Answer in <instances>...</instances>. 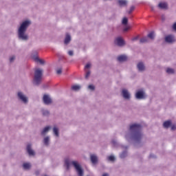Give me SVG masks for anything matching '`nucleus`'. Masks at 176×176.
Here are the masks:
<instances>
[{"label": "nucleus", "mask_w": 176, "mask_h": 176, "mask_svg": "<svg viewBox=\"0 0 176 176\" xmlns=\"http://www.w3.org/2000/svg\"><path fill=\"white\" fill-rule=\"evenodd\" d=\"M90 159H91V163H93V164H96V163H97V162H98V157L95 154L91 155Z\"/></svg>", "instance_id": "f3484780"}, {"label": "nucleus", "mask_w": 176, "mask_h": 176, "mask_svg": "<svg viewBox=\"0 0 176 176\" xmlns=\"http://www.w3.org/2000/svg\"><path fill=\"white\" fill-rule=\"evenodd\" d=\"M53 133L54 137H56L57 138H58V137H60V131H58V128H57L56 126H54L53 128Z\"/></svg>", "instance_id": "6ab92c4d"}, {"label": "nucleus", "mask_w": 176, "mask_h": 176, "mask_svg": "<svg viewBox=\"0 0 176 176\" xmlns=\"http://www.w3.org/2000/svg\"><path fill=\"white\" fill-rule=\"evenodd\" d=\"M71 164H72V166H74L75 168L78 176H83V169L77 161H69V159L65 160V166L66 167L67 170H69Z\"/></svg>", "instance_id": "7ed1b4c3"}, {"label": "nucleus", "mask_w": 176, "mask_h": 176, "mask_svg": "<svg viewBox=\"0 0 176 176\" xmlns=\"http://www.w3.org/2000/svg\"><path fill=\"white\" fill-rule=\"evenodd\" d=\"M102 176H109V175L108 173H104Z\"/></svg>", "instance_id": "49530a36"}, {"label": "nucleus", "mask_w": 176, "mask_h": 176, "mask_svg": "<svg viewBox=\"0 0 176 176\" xmlns=\"http://www.w3.org/2000/svg\"><path fill=\"white\" fill-rule=\"evenodd\" d=\"M118 60L120 63H124V61H127V56L126 55H121L118 57Z\"/></svg>", "instance_id": "a211bd4d"}, {"label": "nucleus", "mask_w": 176, "mask_h": 176, "mask_svg": "<svg viewBox=\"0 0 176 176\" xmlns=\"http://www.w3.org/2000/svg\"><path fill=\"white\" fill-rule=\"evenodd\" d=\"M36 63H39L41 65H43L45 64V60L39 58H36V60H34Z\"/></svg>", "instance_id": "c756f323"}, {"label": "nucleus", "mask_w": 176, "mask_h": 176, "mask_svg": "<svg viewBox=\"0 0 176 176\" xmlns=\"http://www.w3.org/2000/svg\"><path fill=\"white\" fill-rule=\"evenodd\" d=\"M31 56L33 58L34 61L36 60V58H38V51L34 50L32 52Z\"/></svg>", "instance_id": "412c9836"}, {"label": "nucleus", "mask_w": 176, "mask_h": 176, "mask_svg": "<svg viewBox=\"0 0 176 176\" xmlns=\"http://www.w3.org/2000/svg\"><path fill=\"white\" fill-rule=\"evenodd\" d=\"M137 69L139 72H144L146 69L145 64L143 62H139L137 64Z\"/></svg>", "instance_id": "f8f14e48"}, {"label": "nucleus", "mask_w": 176, "mask_h": 176, "mask_svg": "<svg viewBox=\"0 0 176 176\" xmlns=\"http://www.w3.org/2000/svg\"><path fill=\"white\" fill-rule=\"evenodd\" d=\"M121 148H124V149H127L129 146H121Z\"/></svg>", "instance_id": "c03bdc74"}, {"label": "nucleus", "mask_w": 176, "mask_h": 176, "mask_svg": "<svg viewBox=\"0 0 176 176\" xmlns=\"http://www.w3.org/2000/svg\"><path fill=\"white\" fill-rule=\"evenodd\" d=\"M158 8L160 9L166 10L168 9V5L166 2H161L158 4Z\"/></svg>", "instance_id": "4468645a"}, {"label": "nucleus", "mask_w": 176, "mask_h": 176, "mask_svg": "<svg viewBox=\"0 0 176 176\" xmlns=\"http://www.w3.org/2000/svg\"><path fill=\"white\" fill-rule=\"evenodd\" d=\"M115 43L116 45H117V46H119L120 47H122L125 45L124 40H123L122 37H117L115 40Z\"/></svg>", "instance_id": "9d476101"}, {"label": "nucleus", "mask_w": 176, "mask_h": 176, "mask_svg": "<svg viewBox=\"0 0 176 176\" xmlns=\"http://www.w3.org/2000/svg\"><path fill=\"white\" fill-rule=\"evenodd\" d=\"M147 38H148L149 39H151L152 41H153V39H155V32H150L147 35Z\"/></svg>", "instance_id": "bb28decb"}, {"label": "nucleus", "mask_w": 176, "mask_h": 176, "mask_svg": "<svg viewBox=\"0 0 176 176\" xmlns=\"http://www.w3.org/2000/svg\"><path fill=\"white\" fill-rule=\"evenodd\" d=\"M43 101L45 105H50L52 103V98L49 95H44L43 97Z\"/></svg>", "instance_id": "9b49d317"}, {"label": "nucleus", "mask_w": 176, "mask_h": 176, "mask_svg": "<svg viewBox=\"0 0 176 176\" xmlns=\"http://www.w3.org/2000/svg\"><path fill=\"white\" fill-rule=\"evenodd\" d=\"M136 100H145L146 98V94L142 90L138 91L135 94Z\"/></svg>", "instance_id": "0eeeda50"}, {"label": "nucleus", "mask_w": 176, "mask_h": 176, "mask_svg": "<svg viewBox=\"0 0 176 176\" xmlns=\"http://www.w3.org/2000/svg\"><path fill=\"white\" fill-rule=\"evenodd\" d=\"M71 34L67 33L65 37V40H64V44L65 45H69V42H71Z\"/></svg>", "instance_id": "dca6fc26"}, {"label": "nucleus", "mask_w": 176, "mask_h": 176, "mask_svg": "<svg viewBox=\"0 0 176 176\" xmlns=\"http://www.w3.org/2000/svg\"><path fill=\"white\" fill-rule=\"evenodd\" d=\"M173 30H175V31H176V23H174V25H173Z\"/></svg>", "instance_id": "a18cd8bd"}, {"label": "nucleus", "mask_w": 176, "mask_h": 176, "mask_svg": "<svg viewBox=\"0 0 176 176\" xmlns=\"http://www.w3.org/2000/svg\"><path fill=\"white\" fill-rule=\"evenodd\" d=\"M41 112L43 116H49L50 115V111H49L47 109H43L41 110Z\"/></svg>", "instance_id": "a878e982"}, {"label": "nucleus", "mask_w": 176, "mask_h": 176, "mask_svg": "<svg viewBox=\"0 0 176 176\" xmlns=\"http://www.w3.org/2000/svg\"><path fill=\"white\" fill-rule=\"evenodd\" d=\"M63 72V69L62 68H58L56 69V74L58 75H61V73Z\"/></svg>", "instance_id": "c9c22d12"}, {"label": "nucleus", "mask_w": 176, "mask_h": 176, "mask_svg": "<svg viewBox=\"0 0 176 176\" xmlns=\"http://www.w3.org/2000/svg\"><path fill=\"white\" fill-rule=\"evenodd\" d=\"M121 94L123 97V98H124V100H131V94L129 93V90H127L126 89H123L122 90Z\"/></svg>", "instance_id": "1a4fd4ad"}, {"label": "nucleus", "mask_w": 176, "mask_h": 176, "mask_svg": "<svg viewBox=\"0 0 176 176\" xmlns=\"http://www.w3.org/2000/svg\"><path fill=\"white\" fill-rule=\"evenodd\" d=\"M170 126H171V120H167L163 123V126L164 127V129H168V127H170Z\"/></svg>", "instance_id": "4be33fe9"}, {"label": "nucleus", "mask_w": 176, "mask_h": 176, "mask_svg": "<svg viewBox=\"0 0 176 176\" xmlns=\"http://www.w3.org/2000/svg\"><path fill=\"white\" fill-rule=\"evenodd\" d=\"M175 129H176V126H175V125H173V126H171V130L174 131V130H175Z\"/></svg>", "instance_id": "79ce46f5"}, {"label": "nucleus", "mask_w": 176, "mask_h": 176, "mask_svg": "<svg viewBox=\"0 0 176 176\" xmlns=\"http://www.w3.org/2000/svg\"><path fill=\"white\" fill-rule=\"evenodd\" d=\"M166 72L168 73L169 75H173L175 74V70L173 68L168 67L166 70Z\"/></svg>", "instance_id": "b1692460"}, {"label": "nucleus", "mask_w": 176, "mask_h": 176, "mask_svg": "<svg viewBox=\"0 0 176 176\" xmlns=\"http://www.w3.org/2000/svg\"><path fill=\"white\" fill-rule=\"evenodd\" d=\"M140 43H148L149 42V39L148 37H143L140 40Z\"/></svg>", "instance_id": "cd10ccee"}, {"label": "nucleus", "mask_w": 176, "mask_h": 176, "mask_svg": "<svg viewBox=\"0 0 176 176\" xmlns=\"http://www.w3.org/2000/svg\"><path fill=\"white\" fill-rule=\"evenodd\" d=\"M137 39H138V38L136 37V38H133V41H135V40H137Z\"/></svg>", "instance_id": "de8ad7c7"}, {"label": "nucleus", "mask_w": 176, "mask_h": 176, "mask_svg": "<svg viewBox=\"0 0 176 176\" xmlns=\"http://www.w3.org/2000/svg\"><path fill=\"white\" fill-rule=\"evenodd\" d=\"M23 170H30L31 168V164L30 162H25L23 164Z\"/></svg>", "instance_id": "aec40b11"}, {"label": "nucleus", "mask_w": 176, "mask_h": 176, "mask_svg": "<svg viewBox=\"0 0 176 176\" xmlns=\"http://www.w3.org/2000/svg\"><path fill=\"white\" fill-rule=\"evenodd\" d=\"M120 159H124V157H127V151H124L120 154Z\"/></svg>", "instance_id": "c85d7f7f"}, {"label": "nucleus", "mask_w": 176, "mask_h": 176, "mask_svg": "<svg viewBox=\"0 0 176 176\" xmlns=\"http://www.w3.org/2000/svg\"><path fill=\"white\" fill-rule=\"evenodd\" d=\"M10 63H14V60H16V56L14 55H12L10 56Z\"/></svg>", "instance_id": "72a5a7b5"}, {"label": "nucleus", "mask_w": 176, "mask_h": 176, "mask_svg": "<svg viewBox=\"0 0 176 176\" xmlns=\"http://www.w3.org/2000/svg\"><path fill=\"white\" fill-rule=\"evenodd\" d=\"M88 89H89V90L93 91V90H94V89H96V87H94V85H90L88 86Z\"/></svg>", "instance_id": "4c0bfd02"}, {"label": "nucleus", "mask_w": 176, "mask_h": 176, "mask_svg": "<svg viewBox=\"0 0 176 176\" xmlns=\"http://www.w3.org/2000/svg\"><path fill=\"white\" fill-rule=\"evenodd\" d=\"M80 89H82V86L79 85H73L72 87V89L74 90V91H79Z\"/></svg>", "instance_id": "5701e85b"}, {"label": "nucleus", "mask_w": 176, "mask_h": 176, "mask_svg": "<svg viewBox=\"0 0 176 176\" xmlns=\"http://www.w3.org/2000/svg\"><path fill=\"white\" fill-rule=\"evenodd\" d=\"M107 160H109V162H115L116 158L115 157V155H109L107 157Z\"/></svg>", "instance_id": "2f4dec72"}, {"label": "nucleus", "mask_w": 176, "mask_h": 176, "mask_svg": "<svg viewBox=\"0 0 176 176\" xmlns=\"http://www.w3.org/2000/svg\"><path fill=\"white\" fill-rule=\"evenodd\" d=\"M43 70L42 69H36L34 71V77L33 80V83L36 86H39L42 80V74Z\"/></svg>", "instance_id": "20e7f679"}, {"label": "nucleus", "mask_w": 176, "mask_h": 176, "mask_svg": "<svg viewBox=\"0 0 176 176\" xmlns=\"http://www.w3.org/2000/svg\"><path fill=\"white\" fill-rule=\"evenodd\" d=\"M135 7L133 6H132L130 8V10L129 11V14H130V13H131V12H133V10H134Z\"/></svg>", "instance_id": "58836bf2"}, {"label": "nucleus", "mask_w": 176, "mask_h": 176, "mask_svg": "<svg viewBox=\"0 0 176 176\" xmlns=\"http://www.w3.org/2000/svg\"><path fill=\"white\" fill-rule=\"evenodd\" d=\"M52 129L51 126H47L45 128H43V129L41 131V135L45 136L46 134H47L49 133V131H50V129Z\"/></svg>", "instance_id": "ddd939ff"}, {"label": "nucleus", "mask_w": 176, "mask_h": 176, "mask_svg": "<svg viewBox=\"0 0 176 176\" xmlns=\"http://www.w3.org/2000/svg\"><path fill=\"white\" fill-rule=\"evenodd\" d=\"M175 36L173 34H168L164 37V42L168 43L169 45H173L175 43Z\"/></svg>", "instance_id": "423d86ee"}, {"label": "nucleus", "mask_w": 176, "mask_h": 176, "mask_svg": "<svg viewBox=\"0 0 176 176\" xmlns=\"http://www.w3.org/2000/svg\"><path fill=\"white\" fill-rule=\"evenodd\" d=\"M43 143L45 146H49L50 145V136H45L43 140Z\"/></svg>", "instance_id": "2eb2a0df"}, {"label": "nucleus", "mask_w": 176, "mask_h": 176, "mask_svg": "<svg viewBox=\"0 0 176 176\" xmlns=\"http://www.w3.org/2000/svg\"><path fill=\"white\" fill-rule=\"evenodd\" d=\"M129 30H130V27H125V28H124V32L129 31Z\"/></svg>", "instance_id": "a19ab883"}, {"label": "nucleus", "mask_w": 176, "mask_h": 176, "mask_svg": "<svg viewBox=\"0 0 176 176\" xmlns=\"http://www.w3.org/2000/svg\"><path fill=\"white\" fill-rule=\"evenodd\" d=\"M122 23L124 25H127V23H129V20L127 19V18L124 17Z\"/></svg>", "instance_id": "473e14b6"}, {"label": "nucleus", "mask_w": 176, "mask_h": 176, "mask_svg": "<svg viewBox=\"0 0 176 176\" xmlns=\"http://www.w3.org/2000/svg\"><path fill=\"white\" fill-rule=\"evenodd\" d=\"M118 5L120 6H126L127 1H126V0H118Z\"/></svg>", "instance_id": "393cba45"}, {"label": "nucleus", "mask_w": 176, "mask_h": 176, "mask_svg": "<svg viewBox=\"0 0 176 176\" xmlns=\"http://www.w3.org/2000/svg\"><path fill=\"white\" fill-rule=\"evenodd\" d=\"M16 97L19 101H21V102H22L25 105H27V104H28V96H27V95H25L24 92L19 91L16 93Z\"/></svg>", "instance_id": "39448f33"}, {"label": "nucleus", "mask_w": 176, "mask_h": 176, "mask_svg": "<svg viewBox=\"0 0 176 176\" xmlns=\"http://www.w3.org/2000/svg\"><path fill=\"white\" fill-rule=\"evenodd\" d=\"M32 24L30 19L23 21L17 30V38L21 42H27L30 39V36L27 34V30Z\"/></svg>", "instance_id": "f03ea898"}, {"label": "nucleus", "mask_w": 176, "mask_h": 176, "mask_svg": "<svg viewBox=\"0 0 176 176\" xmlns=\"http://www.w3.org/2000/svg\"><path fill=\"white\" fill-rule=\"evenodd\" d=\"M142 126L138 123H132L129 124V131L125 134V140L135 145L140 144L142 140V132L141 129Z\"/></svg>", "instance_id": "f257e3e1"}, {"label": "nucleus", "mask_w": 176, "mask_h": 176, "mask_svg": "<svg viewBox=\"0 0 176 176\" xmlns=\"http://www.w3.org/2000/svg\"><path fill=\"white\" fill-rule=\"evenodd\" d=\"M90 74H91L90 70L87 71L85 74V79H89V78L90 77Z\"/></svg>", "instance_id": "f704fd0d"}, {"label": "nucleus", "mask_w": 176, "mask_h": 176, "mask_svg": "<svg viewBox=\"0 0 176 176\" xmlns=\"http://www.w3.org/2000/svg\"><path fill=\"white\" fill-rule=\"evenodd\" d=\"M151 9H152V10H153L154 8L153 6H151Z\"/></svg>", "instance_id": "09e8293b"}, {"label": "nucleus", "mask_w": 176, "mask_h": 176, "mask_svg": "<svg viewBox=\"0 0 176 176\" xmlns=\"http://www.w3.org/2000/svg\"><path fill=\"white\" fill-rule=\"evenodd\" d=\"M67 54H69V56H74V51L70 50L67 52Z\"/></svg>", "instance_id": "ea45409f"}, {"label": "nucleus", "mask_w": 176, "mask_h": 176, "mask_svg": "<svg viewBox=\"0 0 176 176\" xmlns=\"http://www.w3.org/2000/svg\"><path fill=\"white\" fill-rule=\"evenodd\" d=\"M150 157H151V158H155V157H156V155H153V154H151V155H150Z\"/></svg>", "instance_id": "37998d69"}, {"label": "nucleus", "mask_w": 176, "mask_h": 176, "mask_svg": "<svg viewBox=\"0 0 176 176\" xmlns=\"http://www.w3.org/2000/svg\"><path fill=\"white\" fill-rule=\"evenodd\" d=\"M91 67V63H88L85 66V69H89Z\"/></svg>", "instance_id": "e433bc0d"}, {"label": "nucleus", "mask_w": 176, "mask_h": 176, "mask_svg": "<svg viewBox=\"0 0 176 176\" xmlns=\"http://www.w3.org/2000/svg\"><path fill=\"white\" fill-rule=\"evenodd\" d=\"M26 152L29 156H35V151L32 149V144L28 143L26 146Z\"/></svg>", "instance_id": "6e6552de"}, {"label": "nucleus", "mask_w": 176, "mask_h": 176, "mask_svg": "<svg viewBox=\"0 0 176 176\" xmlns=\"http://www.w3.org/2000/svg\"><path fill=\"white\" fill-rule=\"evenodd\" d=\"M111 144L115 148H118V146H119V143H118V140H113L111 141Z\"/></svg>", "instance_id": "7c9ffc66"}]
</instances>
